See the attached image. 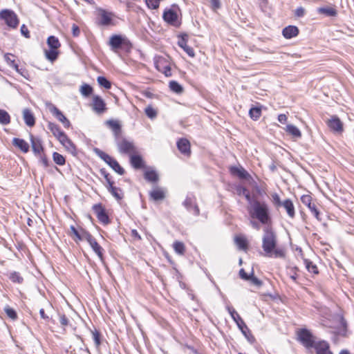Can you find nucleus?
Returning a JSON list of instances; mask_svg holds the SVG:
<instances>
[{"label":"nucleus","mask_w":354,"mask_h":354,"mask_svg":"<svg viewBox=\"0 0 354 354\" xmlns=\"http://www.w3.org/2000/svg\"><path fill=\"white\" fill-rule=\"evenodd\" d=\"M262 238V248L268 257L284 258L285 250L277 247V236L272 225H267L263 227Z\"/></svg>","instance_id":"nucleus-1"},{"label":"nucleus","mask_w":354,"mask_h":354,"mask_svg":"<svg viewBox=\"0 0 354 354\" xmlns=\"http://www.w3.org/2000/svg\"><path fill=\"white\" fill-rule=\"evenodd\" d=\"M247 209L252 218L258 220L265 226L271 225L272 217L270 210L266 202L260 201L255 197L248 203Z\"/></svg>","instance_id":"nucleus-2"},{"label":"nucleus","mask_w":354,"mask_h":354,"mask_svg":"<svg viewBox=\"0 0 354 354\" xmlns=\"http://www.w3.org/2000/svg\"><path fill=\"white\" fill-rule=\"evenodd\" d=\"M109 45L111 49L117 52L119 50H123L126 52H130L133 45L129 39L122 35H113L110 37Z\"/></svg>","instance_id":"nucleus-3"},{"label":"nucleus","mask_w":354,"mask_h":354,"mask_svg":"<svg viewBox=\"0 0 354 354\" xmlns=\"http://www.w3.org/2000/svg\"><path fill=\"white\" fill-rule=\"evenodd\" d=\"M46 43L49 49L44 51L46 58L50 62H54L57 59L59 55V48L61 46V44L59 39L54 35L49 36L47 38Z\"/></svg>","instance_id":"nucleus-4"},{"label":"nucleus","mask_w":354,"mask_h":354,"mask_svg":"<svg viewBox=\"0 0 354 354\" xmlns=\"http://www.w3.org/2000/svg\"><path fill=\"white\" fill-rule=\"evenodd\" d=\"M298 341L306 348L312 349L318 342V339L313 333L306 328H302L297 330Z\"/></svg>","instance_id":"nucleus-5"},{"label":"nucleus","mask_w":354,"mask_h":354,"mask_svg":"<svg viewBox=\"0 0 354 354\" xmlns=\"http://www.w3.org/2000/svg\"><path fill=\"white\" fill-rule=\"evenodd\" d=\"M178 11H180V8L176 3L172 4L171 8H166L162 14L164 21L171 26L178 28L181 24L178 15Z\"/></svg>","instance_id":"nucleus-6"},{"label":"nucleus","mask_w":354,"mask_h":354,"mask_svg":"<svg viewBox=\"0 0 354 354\" xmlns=\"http://www.w3.org/2000/svg\"><path fill=\"white\" fill-rule=\"evenodd\" d=\"M227 311L230 313L232 319L236 322L238 328L240 329L243 335L250 341L254 340V337L250 334V330L243 319L232 307L227 306Z\"/></svg>","instance_id":"nucleus-7"},{"label":"nucleus","mask_w":354,"mask_h":354,"mask_svg":"<svg viewBox=\"0 0 354 354\" xmlns=\"http://www.w3.org/2000/svg\"><path fill=\"white\" fill-rule=\"evenodd\" d=\"M94 153L102 160H103L110 167H111L116 173L120 175H123L125 172L123 167H122L118 162L111 157L109 154L102 151L99 148L93 149Z\"/></svg>","instance_id":"nucleus-8"},{"label":"nucleus","mask_w":354,"mask_h":354,"mask_svg":"<svg viewBox=\"0 0 354 354\" xmlns=\"http://www.w3.org/2000/svg\"><path fill=\"white\" fill-rule=\"evenodd\" d=\"M0 19H3L6 25L12 28H16L19 23L15 12L8 9H5L0 12Z\"/></svg>","instance_id":"nucleus-9"},{"label":"nucleus","mask_w":354,"mask_h":354,"mask_svg":"<svg viewBox=\"0 0 354 354\" xmlns=\"http://www.w3.org/2000/svg\"><path fill=\"white\" fill-rule=\"evenodd\" d=\"M84 239L89 243L93 252L97 255L101 261L104 260V249L97 243L96 239L89 233L84 232Z\"/></svg>","instance_id":"nucleus-10"},{"label":"nucleus","mask_w":354,"mask_h":354,"mask_svg":"<svg viewBox=\"0 0 354 354\" xmlns=\"http://www.w3.org/2000/svg\"><path fill=\"white\" fill-rule=\"evenodd\" d=\"M93 210L97 219L103 225H108L111 223V219L106 212V209L102 203H97L93 206Z\"/></svg>","instance_id":"nucleus-11"},{"label":"nucleus","mask_w":354,"mask_h":354,"mask_svg":"<svg viewBox=\"0 0 354 354\" xmlns=\"http://www.w3.org/2000/svg\"><path fill=\"white\" fill-rule=\"evenodd\" d=\"M48 107L50 112L63 124L64 128L68 129L71 127V122L56 106L49 103Z\"/></svg>","instance_id":"nucleus-12"},{"label":"nucleus","mask_w":354,"mask_h":354,"mask_svg":"<svg viewBox=\"0 0 354 354\" xmlns=\"http://www.w3.org/2000/svg\"><path fill=\"white\" fill-rule=\"evenodd\" d=\"M183 205L186 209L194 216H198L200 214V209L196 204V199L194 196H187L185 200L183 203Z\"/></svg>","instance_id":"nucleus-13"},{"label":"nucleus","mask_w":354,"mask_h":354,"mask_svg":"<svg viewBox=\"0 0 354 354\" xmlns=\"http://www.w3.org/2000/svg\"><path fill=\"white\" fill-rule=\"evenodd\" d=\"M312 201V197L308 194L303 195L301 197V203L308 207L311 213L318 221H321L322 218L319 217L320 212L317 207V205L315 203H313Z\"/></svg>","instance_id":"nucleus-14"},{"label":"nucleus","mask_w":354,"mask_h":354,"mask_svg":"<svg viewBox=\"0 0 354 354\" xmlns=\"http://www.w3.org/2000/svg\"><path fill=\"white\" fill-rule=\"evenodd\" d=\"M119 151L122 153L131 154L136 152V147H135L133 142L127 140L126 138H123L121 141L117 142Z\"/></svg>","instance_id":"nucleus-15"},{"label":"nucleus","mask_w":354,"mask_h":354,"mask_svg":"<svg viewBox=\"0 0 354 354\" xmlns=\"http://www.w3.org/2000/svg\"><path fill=\"white\" fill-rule=\"evenodd\" d=\"M178 45L182 48L185 52L191 57L195 56L194 50L193 48L187 45L189 35L187 33H181L178 35Z\"/></svg>","instance_id":"nucleus-16"},{"label":"nucleus","mask_w":354,"mask_h":354,"mask_svg":"<svg viewBox=\"0 0 354 354\" xmlns=\"http://www.w3.org/2000/svg\"><path fill=\"white\" fill-rule=\"evenodd\" d=\"M328 127L335 133H341L344 131L343 122L337 115H332L327 121Z\"/></svg>","instance_id":"nucleus-17"},{"label":"nucleus","mask_w":354,"mask_h":354,"mask_svg":"<svg viewBox=\"0 0 354 354\" xmlns=\"http://www.w3.org/2000/svg\"><path fill=\"white\" fill-rule=\"evenodd\" d=\"M30 141L31 143L32 150L35 156L44 153V147L42 144V140L40 138L35 137L30 134Z\"/></svg>","instance_id":"nucleus-18"},{"label":"nucleus","mask_w":354,"mask_h":354,"mask_svg":"<svg viewBox=\"0 0 354 354\" xmlns=\"http://www.w3.org/2000/svg\"><path fill=\"white\" fill-rule=\"evenodd\" d=\"M92 107L93 110L98 114L103 113L106 110V103L100 95L93 97Z\"/></svg>","instance_id":"nucleus-19"},{"label":"nucleus","mask_w":354,"mask_h":354,"mask_svg":"<svg viewBox=\"0 0 354 354\" xmlns=\"http://www.w3.org/2000/svg\"><path fill=\"white\" fill-rule=\"evenodd\" d=\"M313 348L315 349L316 354H333L329 343L324 339H319Z\"/></svg>","instance_id":"nucleus-20"},{"label":"nucleus","mask_w":354,"mask_h":354,"mask_svg":"<svg viewBox=\"0 0 354 354\" xmlns=\"http://www.w3.org/2000/svg\"><path fill=\"white\" fill-rule=\"evenodd\" d=\"M232 175L239 177L241 180H250L252 178L250 174L242 167L232 166L230 167Z\"/></svg>","instance_id":"nucleus-21"},{"label":"nucleus","mask_w":354,"mask_h":354,"mask_svg":"<svg viewBox=\"0 0 354 354\" xmlns=\"http://www.w3.org/2000/svg\"><path fill=\"white\" fill-rule=\"evenodd\" d=\"M178 149L185 156H189L191 154L190 142L187 138H180L176 143Z\"/></svg>","instance_id":"nucleus-22"},{"label":"nucleus","mask_w":354,"mask_h":354,"mask_svg":"<svg viewBox=\"0 0 354 354\" xmlns=\"http://www.w3.org/2000/svg\"><path fill=\"white\" fill-rule=\"evenodd\" d=\"M130 163L136 169H141L145 167V161L142 157L139 154H131Z\"/></svg>","instance_id":"nucleus-23"},{"label":"nucleus","mask_w":354,"mask_h":354,"mask_svg":"<svg viewBox=\"0 0 354 354\" xmlns=\"http://www.w3.org/2000/svg\"><path fill=\"white\" fill-rule=\"evenodd\" d=\"M106 124L112 130L114 136L118 139L122 133V126L120 122L117 120H109L106 121Z\"/></svg>","instance_id":"nucleus-24"},{"label":"nucleus","mask_w":354,"mask_h":354,"mask_svg":"<svg viewBox=\"0 0 354 354\" xmlns=\"http://www.w3.org/2000/svg\"><path fill=\"white\" fill-rule=\"evenodd\" d=\"M299 33V30L296 26H288L282 30V35L286 39H292L297 36Z\"/></svg>","instance_id":"nucleus-25"},{"label":"nucleus","mask_w":354,"mask_h":354,"mask_svg":"<svg viewBox=\"0 0 354 354\" xmlns=\"http://www.w3.org/2000/svg\"><path fill=\"white\" fill-rule=\"evenodd\" d=\"M12 143L14 147L20 149L23 153H28L30 150L28 143L22 138H14Z\"/></svg>","instance_id":"nucleus-26"},{"label":"nucleus","mask_w":354,"mask_h":354,"mask_svg":"<svg viewBox=\"0 0 354 354\" xmlns=\"http://www.w3.org/2000/svg\"><path fill=\"white\" fill-rule=\"evenodd\" d=\"M23 118L25 124L30 127H32L35 124V118L32 112L29 109L23 110Z\"/></svg>","instance_id":"nucleus-27"},{"label":"nucleus","mask_w":354,"mask_h":354,"mask_svg":"<svg viewBox=\"0 0 354 354\" xmlns=\"http://www.w3.org/2000/svg\"><path fill=\"white\" fill-rule=\"evenodd\" d=\"M112 14L104 10H101L100 12V21L99 24L104 26H108L112 24Z\"/></svg>","instance_id":"nucleus-28"},{"label":"nucleus","mask_w":354,"mask_h":354,"mask_svg":"<svg viewBox=\"0 0 354 354\" xmlns=\"http://www.w3.org/2000/svg\"><path fill=\"white\" fill-rule=\"evenodd\" d=\"M165 196V192L161 188L154 189L149 192L150 199L153 201H162Z\"/></svg>","instance_id":"nucleus-29"},{"label":"nucleus","mask_w":354,"mask_h":354,"mask_svg":"<svg viewBox=\"0 0 354 354\" xmlns=\"http://www.w3.org/2000/svg\"><path fill=\"white\" fill-rule=\"evenodd\" d=\"M286 211L289 217L293 218L295 216V206L292 201L287 198L283 201L282 206Z\"/></svg>","instance_id":"nucleus-30"},{"label":"nucleus","mask_w":354,"mask_h":354,"mask_svg":"<svg viewBox=\"0 0 354 354\" xmlns=\"http://www.w3.org/2000/svg\"><path fill=\"white\" fill-rule=\"evenodd\" d=\"M106 188L108 191L111 194V195L117 200L121 201L124 197V194L120 187H117L114 186V185H106Z\"/></svg>","instance_id":"nucleus-31"},{"label":"nucleus","mask_w":354,"mask_h":354,"mask_svg":"<svg viewBox=\"0 0 354 354\" xmlns=\"http://www.w3.org/2000/svg\"><path fill=\"white\" fill-rule=\"evenodd\" d=\"M236 191L238 195H243L248 203L255 198L254 196H252L249 190L243 186L238 185L236 188Z\"/></svg>","instance_id":"nucleus-32"},{"label":"nucleus","mask_w":354,"mask_h":354,"mask_svg":"<svg viewBox=\"0 0 354 354\" xmlns=\"http://www.w3.org/2000/svg\"><path fill=\"white\" fill-rule=\"evenodd\" d=\"M317 12L326 17H336L337 15V10L332 7L319 8H317Z\"/></svg>","instance_id":"nucleus-33"},{"label":"nucleus","mask_w":354,"mask_h":354,"mask_svg":"<svg viewBox=\"0 0 354 354\" xmlns=\"http://www.w3.org/2000/svg\"><path fill=\"white\" fill-rule=\"evenodd\" d=\"M286 131L295 138H300L301 137V131L294 124H288L286 127Z\"/></svg>","instance_id":"nucleus-34"},{"label":"nucleus","mask_w":354,"mask_h":354,"mask_svg":"<svg viewBox=\"0 0 354 354\" xmlns=\"http://www.w3.org/2000/svg\"><path fill=\"white\" fill-rule=\"evenodd\" d=\"M145 178L151 183H156L159 180L158 174L153 170H147L144 173Z\"/></svg>","instance_id":"nucleus-35"},{"label":"nucleus","mask_w":354,"mask_h":354,"mask_svg":"<svg viewBox=\"0 0 354 354\" xmlns=\"http://www.w3.org/2000/svg\"><path fill=\"white\" fill-rule=\"evenodd\" d=\"M250 118L254 121L258 120L261 115V106H252L249 110Z\"/></svg>","instance_id":"nucleus-36"},{"label":"nucleus","mask_w":354,"mask_h":354,"mask_svg":"<svg viewBox=\"0 0 354 354\" xmlns=\"http://www.w3.org/2000/svg\"><path fill=\"white\" fill-rule=\"evenodd\" d=\"M169 87L172 92L176 94H181L184 91L183 86L175 80H171L169 82Z\"/></svg>","instance_id":"nucleus-37"},{"label":"nucleus","mask_w":354,"mask_h":354,"mask_svg":"<svg viewBox=\"0 0 354 354\" xmlns=\"http://www.w3.org/2000/svg\"><path fill=\"white\" fill-rule=\"evenodd\" d=\"M9 279L16 283L21 284L24 281V278L21 276L19 272L13 271L9 273Z\"/></svg>","instance_id":"nucleus-38"},{"label":"nucleus","mask_w":354,"mask_h":354,"mask_svg":"<svg viewBox=\"0 0 354 354\" xmlns=\"http://www.w3.org/2000/svg\"><path fill=\"white\" fill-rule=\"evenodd\" d=\"M346 333H347V324H346V320L343 317H342L340 319V326L337 328L336 333L338 335L345 337V336H346Z\"/></svg>","instance_id":"nucleus-39"},{"label":"nucleus","mask_w":354,"mask_h":354,"mask_svg":"<svg viewBox=\"0 0 354 354\" xmlns=\"http://www.w3.org/2000/svg\"><path fill=\"white\" fill-rule=\"evenodd\" d=\"M48 129L50 131V132L53 134V136L57 138L63 131L60 129L59 125L54 122H49L48 123Z\"/></svg>","instance_id":"nucleus-40"},{"label":"nucleus","mask_w":354,"mask_h":354,"mask_svg":"<svg viewBox=\"0 0 354 354\" xmlns=\"http://www.w3.org/2000/svg\"><path fill=\"white\" fill-rule=\"evenodd\" d=\"M10 122V116L9 113L0 109V123L3 125H7Z\"/></svg>","instance_id":"nucleus-41"},{"label":"nucleus","mask_w":354,"mask_h":354,"mask_svg":"<svg viewBox=\"0 0 354 354\" xmlns=\"http://www.w3.org/2000/svg\"><path fill=\"white\" fill-rule=\"evenodd\" d=\"M93 92V87L88 84H84L80 88V93L84 97H89Z\"/></svg>","instance_id":"nucleus-42"},{"label":"nucleus","mask_w":354,"mask_h":354,"mask_svg":"<svg viewBox=\"0 0 354 354\" xmlns=\"http://www.w3.org/2000/svg\"><path fill=\"white\" fill-rule=\"evenodd\" d=\"M97 81L100 86L106 89H109L111 87V82L104 76L97 77Z\"/></svg>","instance_id":"nucleus-43"},{"label":"nucleus","mask_w":354,"mask_h":354,"mask_svg":"<svg viewBox=\"0 0 354 354\" xmlns=\"http://www.w3.org/2000/svg\"><path fill=\"white\" fill-rule=\"evenodd\" d=\"M63 147L66 149L67 151H68L70 153H71L73 156H76L77 152V148L73 142V141L70 139L69 141L67 142V143H65Z\"/></svg>","instance_id":"nucleus-44"},{"label":"nucleus","mask_w":354,"mask_h":354,"mask_svg":"<svg viewBox=\"0 0 354 354\" xmlns=\"http://www.w3.org/2000/svg\"><path fill=\"white\" fill-rule=\"evenodd\" d=\"M304 263L306 266V268L309 272H312L313 274H318V268L315 264H314L311 261L308 259H304Z\"/></svg>","instance_id":"nucleus-45"},{"label":"nucleus","mask_w":354,"mask_h":354,"mask_svg":"<svg viewBox=\"0 0 354 354\" xmlns=\"http://www.w3.org/2000/svg\"><path fill=\"white\" fill-rule=\"evenodd\" d=\"M235 243L241 250H246L248 248V241L243 236H236Z\"/></svg>","instance_id":"nucleus-46"},{"label":"nucleus","mask_w":354,"mask_h":354,"mask_svg":"<svg viewBox=\"0 0 354 354\" xmlns=\"http://www.w3.org/2000/svg\"><path fill=\"white\" fill-rule=\"evenodd\" d=\"M53 161L59 166L64 165L66 163L65 158L57 152L53 153Z\"/></svg>","instance_id":"nucleus-47"},{"label":"nucleus","mask_w":354,"mask_h":354,"mask_svg":"<svg viewBox=\"0 0 354 354\" xmlns=\"http://www.w3.org/2000/svg\"><path fill=\"white\" fill-rule=\"evenodd\" d=\"M4 311L7 316L12 320H16L17 319L18 316L16 310L14 308L10 307L8 305H6L4 307Z\"/></svg>","instance_id":"nucleus-48"},{"label":"nucleus","mask_w":354,"mask_h":354,"mask_svg":"<svg viewBox=\"0 0 354 354\" xmlns=\"http://www.w3.org/2000/svg\"><path fill=\"white\" fill-rule=\"evenodd\" d=\"M174 249L175 252L178 254H183L185 250V245L183 243L180 241H176L174 243Z\"/></svg>","instance_id":"nucleus-49"},{"label":"nucleus","mask_w":354,"mask_h":354,"mask_svg":"<svg viewBox=\"0 0 354 354\" xmlns=\"http://www.w3.org/2000/svg\"><path fill=\"white\" fill-rule=\"evenodd\" d=\"M100 173L105 178L107 185H114L115 182L112 179V176L106 171L104 168L100 169Z\"/></svg>","instance_id":"nucleus-50"},{"label":"nucleus","mask_w":354,"mask_h":354,"mask_svg":"<svg viewBox=\"0 0 354 354\" xmlns=\"http://www.w3.org/2000/svg\"><path fill=\"white\" fill-rule=\"evenodd\" d=\"M72 233L75 236V237L77 238V240L79 241H82V240H85L84 239V232H88L87 231L84 230H82V234H80L78 230L75 228V226L73 225H71V227H70Z\"/></svg>","instance_id":"nucleus-51"},{"label":"nucleus","mask_w":354,"mask_h":354,"mask_svg":"<svg viewBox=\"0 0 354 354\" xmlns=\"http://www.w3.org/2000/svg\"><path fill=\"white\" fill-rule=\"evenodd\" d=\"M145 112L147 116L150 119H153L157 116V111L151 106L146 107Z\"/></svg>","instance_id":"nucleus-52"},{"label":"nucleus","mask_w":354,"mask_h":354,"mask_svg":"<svg viewBox=\"0 0 354 354\" xmlns=\"http://www.w3.org/2000/svg\"><path fill=\"white\" fill-rule=\"evenodd\" d=\"M93 339L95 344V346L97 347L101 344V334L96 329L92 331Z\"/></svg>","instance_id":"nucleus-53"},{"label":"nucleus","mask_w":354,"mask_h":354,"mask_svg":"<svg viewBox=\"0 0 354 354\" xmlns=\"http://www.w3.org/2000/svg\"><path fill=\"white\" fill-rule=\"evenodd\" d=\"M272 198L275 207L278 208L282 206L283 201H281L279 196L277 193L273 194Z\"/></svg>","instance_id":"nucleus-54"},{"label":"nucleus","mask_w":354,"mask_h":354,"mask_svg":"<svg viewBox=\"0 0 354 354\" xmlns=\"http://www.w3.org/2000/svg\"><path fill=\"white\" fill-rule=\"evenodd\" d=\"M249 281H250L252 284H254L258 287L261 286L263 284V282L260 279H259L257 277L254 276L253 269L252 270L251 277H250Z\"/></svg>","instance_id":"nucleus-55"},{"label":"nucleus","mask_w":354,"mask_h":354,"mask_svg":"<svg viewBox=\"0 0 354 354\" xmlns=\"http://www.w3.org/2000/svg\"><path fill=\"white\" fill-rule=\"evenodd\" d=\"M147 7L150 9H157L159 7V2L157 0H145Z\"/></svg>","instance_id":"nucleus-56"},{"label":"nucleus","mask_w":354,"mask_h":354,"mask_svg":"<svg viewBox=\"0 0 354 354\" xmlns=\"http://www.w3.org/2000/svg\"><path fill=\"white\" fill-rule=\"evenodd\" d=\"M288 269L290 270V277L291 278V279L293 281L296 282L297 279V272L299 271V268L297 266H294V267L288 268Z\"/></svg>","instance_id":"nucleus-57"},{"label":"nucleus","mask_w":354,"mask_h":354,"mask_svg":"<svg viewBox=\"0 0 354 354\" xmlns=\"http://www.w3.org/2000/svg\"><path fill=\"white\" fill-rule=\"evenodd\" d=\"M56 138L62 145L70 140L68 136L64 131H62Z\"/></svg>","instance_id":"nucleus-58"},{"label":"nucleus","mask_w":354,"mask_h":354,"mask_svg":"<svg viewBox=\"0 0 354 354\" xmlns=\"http://www.w3.org/2000/svg\"><path fill=\"white\" fill-rule=\"evenodd\" d=\"M39 158L40 162L43 164V165L45 167H47L49 166V161L46 156L44 154V153L39 154V156H36Z\"/></svg>","instance_id":"nucleus-59"},{"label":"nucleus","mask_w":354,"mask_h":354,"mask_svg":"<svg viewBox=\"0 0 354 354\" xmlns=\"http://www.w3.org/2000/svg\"><path fill=\"white\" fill-rule=\"evenodd\" d=\"M239 277L243 280L249 281L250 277H251V273L248 274V273L245 272L243 268H241L239 270Z\"/></svg>","instance_id":"nucleus-60"},{"label":"nucleus","mask_w":354,"mask_h":354,"mask_svg":"<svg viewBox=\"0 0 354 354\" xmlns=\"http://www.w3.org/2000/svg\"><path fill=\"white\" fill-rule=\"evenodd\" d=\"M59 322H60L61 325L63 326H68V323H69L68 319L64 314L59 315Z\"/></svg>","instance_id":"nucleus-61"},{"label":"nucleus","mask_w":354,"mask_h":354,"mask_svg":"<svg viewBox=\"0 0 354 354\" xmlns=\"http://www.w3.org/2000/svg\"><path fill=\"white\" fill-rule=\"evenodd\" d=\"M72 34L73 37H78L80 34V29L77 25L73 24L72 26Z\"/></svg>","instance_id":"nucleus-62"},{"label":"nucleus","mask_w":354,"mask_h":354,"mask_svg":"<svg viewBox=\"0 0 354 354\" xmlns=\"http://www.w3.org/2000/svg\"><path fill=\"white\" fill-rule=\"evenodd\" d=\"M305 14V9L303 7H298L295 11V15L297 17H302Z\"/></svg>","instance_id":"nucleus-63"},{"label":"nucleus","mask_w":354,"mask_h":354,"mask_svg":"<svg viewBox=\"0 0 354 354\" xmlns=\"http://www.w3.org/2000/svg\"><path fill=\"white\" fill-rule=\"evenodd\" d=\"M21 35H23L26 38H29L30 37V32H29V30H28L27 27L23 24L21 26Z\"/></svg>","instance_id":"nucleus-64"}]
</instances>
